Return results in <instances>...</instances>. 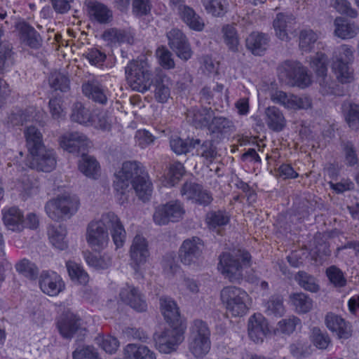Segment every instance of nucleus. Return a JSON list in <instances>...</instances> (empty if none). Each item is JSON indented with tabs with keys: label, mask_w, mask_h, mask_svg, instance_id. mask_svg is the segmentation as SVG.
<instances>
[{
	"label": "nucleus",
	"mask_w": 359,
	"mask_h": 359,
	"mask_svg": "<svg viewBox=\"0 0 359 359\" xmlns=\"http://www.w3.org/2000/svg\"><path fill=\"white\" fill-rule=\"evenodd\" d=\"M113 191L116 201L121 205L127 204L133 189L142 201H149L153 191V185L148 173L137 161L123 163L116 170L113 180Z\"/></svg>",
	"instance_id": "1"
},
{
	"label": "nucleus",
	"mask_w": 359,
	"mask_h": 359,
	"mask_svg": "<svg viewBox=\"0 0 359 359\" xmlns=\"http://www.w3.org/2000/svg\"><path fill=\"white\" fill-rule=\"evenodd\" d=\"M160 310L168 327L155 333L154 344L160 353L170 354L176 351L184 341L187 322L181 316L176 302L170 297H163L160 299Z\"/></svg>",
	"instance_id": "2"
},
{
	"label": "nucleus",
	"mask_w": 359,
	"mask_h": 359,
	"mask_svg": "<svg viewBox=\"0 0 359 359\" xmlns=\"http://www.w3.org/2000/svg\"><path fill=\"white\" fill-rule=\"evenodd\" d=\"M220 301L226 313L232 317H243L250 309L252 299L243 288L226 286L220 291Z\"/></svg>",
	"instance_id": "3"
},
{
	"label": "nucleus",
	"mask_w": 359,
	"mask_h": 359,
	"mask_svg": "<svg viewBox=\"0 0 359 359\" xmlns=\"http://www.w3.org/2000/svg\"><path fill=\"white\" fill-rule=\"evenodd\" d=\"M250 262V256L244 250L224 252L220 256L218 270L230 281H236L243 277Z\"/></svg>",
	"instance_id": "4"
},
{
	"label": "nucleus",
	"mask_w": 359,
	"mask_h": 359,
	"mask_svg": "<svg viewBox=\"0 0 359 359\" xmlns=\"http://www.w3.org/2000/svg\"><path fill=\"white\" fill-rule=\"evenodd\" d=\"M126 79L133 90L144 93L151 84V74L148 59L143 55L130 62L126 69Z\"/></svg>",
	"instance_id": "5"
},
{
	"label": "nucleus",
	"mask_w": 359,
	"mask_h": 359,
	"mask_svg": "<svg viewBox=\"0 0 359 359\" xmlns=\"http://www.w3.org/2000/svg\"><path fill=\"white\" fill-rule=\"evenodd\" d=\"M71 119L86 126H93L96 129L107 130L110 128L111 118L104 111H92L81 102L74 104Z\"/></svg>",
	"instance_id": "6"
},
{
	"label": "nucleus",
	"mask_w": 359,
	"mask_h": 359,
	"mask_svg": "<svg viewBox=\"0 0 359 359\" xmlns=\"http://www.w3.org/2000/svg\"><path fill=\"white\" fill-rule=\"evenodd\" d=\"M210 332L207 324L201 320H194L189 327V350L198 358L207 355L211 347Z\"/></svg>",
	"instance_id": "7"
},
{
	"label": "nucleus",
	"mask_w": 359,
	"mask_h": 359,
	"mask_svg": "<svg viewBox=\"0 0 359 359\" xmlns=\"http://www.w3.org/2000/svg\"><path fill=\"white\" fill-rule=\"evenodd\" d=\"M1 213L4 224L8 231L21 232L25 229H35L39 226V218L35 213L25 215L18 207L4 208Z\"/></svg>",
	"instance_id": "8"
},
{
	"label": "nucleus",
	"mask_w": 359,
	"mask_h": 359,
	"mask_svg": "<svg viewBox=\"0 0 359 359\" xmlns=\"http://www.w3.org/2000/svg\"><path fill=\"white\" fill-rule=\"evenodd\" d=\"M353 59V48L348 45L338 47L333 54L331 67L337 79L341 83H351L353 80V70L350 66Z\"/></svg>",
	"instance_id": "9"
},
{
	"label": "nucleus",
	"mask_w": 359,
	"mask_h": 359,
	"mask_svg": "<svg viewBox=\"0 0 359 359\" xmlns=\"http://www.w3.org/2000/svg\"><path fill=\"white\" fill-rule=\"evenodd\" d=\"M79 205V199L76 196L65 192L47 202L45 209L50 218L58 220L62 216L71 217L76 214Z\"/></svg>",
	"instance_id": "10"
},
{
	"label": "nucleus",
	"mask_w": 359,
	"mask_h": 359,
	"mask_svg": "<svg viewBox=\"0 0 359 359\" xmlns=\"http://www.w3.org/2000/svg\"><path fill=\"white\" fill-rule=\"evenodd\" d=\"M278 76L283 82L302 88L311 83L306 68L297 61H285L282 63L278 68Z\"/></svg>",
	"instance_id": "11"
},
{
	"label": "nucleus",
	"mask_w": 359,
	"mask_h": 359,
	"mask_svg": "<svg viewBox=\"0 0 359 359\" xmlns=\"http://www.w3.org/2000/svg\"><path fill=\"white\" fill-rule=\"evenodd\" d=\"M309 65L316 74V81L320 86V92L324 95L334 94L335 84L331 77L327 75L328 59L327 56L323 53H316L314 55L311 56Z\"/></svg>",
	"instance_id": "12"
},
{
	"label": "nucleus",
	"mask_w": 359,
	"mask_h": 359,
	"mask_svg": "<svg viewBox=\"0 0 359 359\" xmlns=\"http://www.w3.org/2000/svg\"><path fill=\"white\" fill-rule=\"evenodd\" d=\"M189 121L196 127H208L212 132H222L231 126V123L224 117H215L210 109L189 111L187 114Z\"/></svg>",
	"instance_id": "13"
},
{
	"label": "nucleus",
	"mask_w": 359,
	"mask_h": 359,
	"mask_svg": "<svg viewBox=\"0 0 359 359\" xmlns=\"http://www.w3.org/2000/svg\"><path fill=\"white\" fill-rule=\"evenodd\" d=\"M86 239L88 245L95 251L104 249L109 237L107 224L103 222V214L99 219L91 221L87 226Z\"/></svg>",
	"instance_id": "14"
},
{
	"label": "nucleus",
	"mask_w": 359,
	"mask_h": 359,
	"mask_svg": "<svg viewBox=\"0 0 359 359\" xmlns=\"http://www.w3.org/2000/svg\"><path fill=\"white\" fill-rule=\"evenodd\" d=\"M185 214L183 204L179 201H171L155 208L153 219L157 225L181 220Z\"/></svg>",
	"instance_id": "15"
},
{
	"label": "nucleus",
	"mask_w": 359,
	"mask_h": 359,
	"mask_svg": "<svg viewBox=\"0 0 359 359\" xmlns=\"http://www.w3.org/2000/svg\"><path fill=\"white\" fill-rule=\"evenodd\" d=\"M269 93L271 100L274 103L278 104L287 109L294 111L306 109L311 106V101L307 96H297L273 88L270 89Z\"/></svg>",
	"instance_id": "16"
},
{
	"label": "nucleus",
	"mask_w": 359,
	"mask_h": 359,
	"mask_svg": "<svg viewBox=\"0 0 359 359\" xmlns=\"http://www.w3.org/2000/svg\"><path fill=\"white\" fill-rule=\"evenodd\" d=\"M204 244L198 237H192L183 241L179 250V257L185 265L198 263L201 258Z\"/></svg>",
	"instance_id": "17"
},
{
	"label": "nucleus",
	"mask_w": 359,
	"mask_h": 359,
	"mask_svg": "<svg viewBox=\"0 0 359 359\" xmlns=\"http://www.w3.org/2000/svg\"><path fill=\"white\" fill-rule=\"evenodd\" d=\"M130 264L135 271L140 270L149 257L148 243L145 238L137 235L133 238L130 249Z\"/></svg>",
	"instance_id": "18"
},
{
	"label": "nucleus",
	"mask_w": 359,
	"mask_h": 359,
	"mask_svg": "<svg viewBox=\"0 0 359 359\" xmlns=\"http://www.w3.org/2000/svg\"><path fill=\"white\" fill-rule=\"evenodd\" d=\"M103 222L107 224V230H110L111 236L116 248L123 247L126 232L117 215L113 212L103 213Z\"/></svg>",
	"instance_id": "19"
},
{
	"label": "nucleus",
	"mask_w": 359,
	"mask_h": 359,
	"mask_svg": "<svg viewBox=\"0 0 359 359\" xmlns=\"http://www.w3.org/2000/svg\"><path fill=\"white\" fill-rule=\"evenodd\" d=\"M28 166L43 172H50L56 165V158L53 149L43 148L36 155H29Z\"/></svg>",
	"instance_id": "20"
},
{
	"label": "nucleus",
	"mask_w": 359,
	"mask_h": 359,
	"mask_svg": "<svg viewBox=\"0 0 359 359\" xmlns=\"http://www.w3.org/2000/svg\"><path fill=\"white\" fill-rule=\"evenodd\" d=\"M325 322L327 329L339 339L345 340L351 337V325L341 316L329 313L325 316Z\"/></svg>",
	"instance_id": "21"
},
{
	"label": "nucleus",
	"mask_w": 359,
	"mask_h": 359,
	"mask_svg": "<svg viewBox=\"0 0 359 359\" xmlns=\"http://www.w3.org/2000/svg\"><path fill=\"white\" fill-rule=\"evenodd\" d=\"M248 336L255 343H262L271 330L266 318L260 313L254 314L248 320Z\"/></svg>",
	"instance_id": "22"
},
{
	"label": "nucleus",
	"mask_w": 359,
	"mask_h": 359,
	"mask_svg": "<svg viewBox=\"0 0 359 359\" xmlns=\"http://www.w3.org/2000/svg\"><path fill=\"white\" fill-rule=\"evenodd\" d=\"M41 291L51 297L57 296L65 288L62 278L54 271H43L39 278Z\"/></svg>",
	"instance_id": "23"
},
{
	"label": "nucleus",
	"mask_w": 359,
	"mask_h": 359,
	"mask_svg": "<svg viewBox=\"0 0 359 359\" xmlns=\"http://www.w3.org/2000/svg\"><path fill=\"white\" fill-rule=\"evenodd\" d=\"M59 144L64 150L69 153H75L88 147L90 142L88 137L82 133L67 132L60 136Z\"/></svg>",
	"instance_id": "24"
},
{
	"label": "nucleus",
	"mask_w": 359,
	"mask_h": 359,
	"mask_svg": "<svg viewBox=\"0 0 359 359\" xmlns=\"http://www.w3.org/2000/svg\"><path fill=\"white\" fill-rule=\"evenodd\" d=\"M120 300L137 311H144L147 308L142 294L134 287L126 285L119 291Z\"/></svg>",
	"instance_id": "25"
},
{
	"label": "nucleus",
	"mask_w": 359,
	"mask_h": 359,
	"mask_svg": "<svg viewBox=\"0 0 359 359\" xmlns=\"http://www.w3.org/2000/svg\"><path fill=\"white\" fill-rule=\"evenodd\" d=\"M57 327L63 337L70 338L81 328V319L74 313L67 312L60 318Z\"/></svg>",
	"instance_id": "26"
},
{
	"label": "nucleus",
	"mask_w": 359,
	"mask_h": 359,
	"mask_svg": "<svg viewBox=\"0 0 359 359\" xmlns=\"http://www.w3.org/2000/svg\"><path fill=\"white\" fill-rule=\"evenodd\" d=\"M329 250L327 248L326 244L320 245L319 248L312 250L309 254L304 250H299L292 252L288 257L289 263L295 267L299 266L303 262V257H306L309 255L311 259H314L316 263L321 262L323 255H328Z\"/></svg>",
	"instance_id": "27"
},
{
	"label": "nucleus",
	"mask_w": 359,
	"mask_h": 359,
	"mask_svg": "<svg viewBox=\"0 0 359 359\" xmlns=\"http://www.w3.org/2000/svg\"><path fill=\"white\" fill-rule=\"evenodd\" d=\"M334 35L341 39H351L359 34V26L350 20L338 17L334 21Z\"/></svg>",
	"instance_id": "28"
},
{
	"label": "nucleus",
	"mask_w": 359,
	"mask_h": 359,
	"mask_svg": "<svg viewBox=\"0 0 359 359\" xmlns=\"http://www.w3.org/2000/svg\"><path fill=\"white\" fill-rule=\"evenodd\" d=\"M125 359H156V353L147 346L128 344L123 349Z\"/></svg>",
	"instance_id": "29"
},
{
	"label": "nucleus",
	"mask_w": 359,
	"mask_h": 359,
	"mask_svg": "<svg viewBox=\"0 0 359 359\" xmlns=\"http://www.w3.org/2000/svg\"><path fill=\"white\" fill-rule=\"evenodd\" d=\"M25 137L29 155H36L38 151L46 147L43 142V135L35 126L27 127L25 131Z\"/></svg>",
	"instance_id": "30"
},
{
	"label": "nucleus",
	"mask_w": 359,
	"mask_h": 359,
	"mask_svg": "<svg viewBox=\"0 0 359 359\" xmlns=\"http://www.w3.org/2000/svg\"><path fill=\"white\" fill-rule=\"evenodd\" d=\"M133 37V33L130 30H120L114 28L106 30L102 35L103 39L111 45L132 43Z\"/></svg>",
	"instance_id": "31"
},
{
	"label": "nucleus",
	"mask_w": 359,
	"mask_h": 359,
	"mask_svg": "<svg viewBox=\"0 0 359 359\" xmlns=\"http://www.w3.org/2000/svg\"><path fill=\"white\" fill-rule=\"evenodd\" d=\"M265 121L272 130L280 131L285 126V118L282 111L276 107H269L265 111Z\"/></svg>",
	"instance_id": "32"
},
{
	"label": "nucleus",
	"mask_w": 359,
	"mask_h": 359,
	"mask_svg": "<svg viewBox=\"0 0 359 359\" xmlns=\"http://www.w3.org/2000/svg\"><path fill=\"white\" fill-rule=\"evenodd\" d=\"M291 14L278 13L273 22V27L276 36L282 41H287L289 36L287 27L294 21Z\"/></svg>",
	"instance_id": "33"
},
{
	"label": "nucleus",
	"mask_w": 359,
	"mask_h": 359,
	"mask_svg": "<svg viewBox=\"0 0 359 359\" xmlns=\"http://www.w3.org/2000/svg\"><path fill=\"white\" fill-rule=\"evenodd\" d=\"M180 15L182 21L192 30L201 32L205 27L203 20L189 6L180 8Z\"/></svg>",
	"instance_id": "34"
},
{
	"label": "nucleus",
	"mask_w": 359,
	"mask_h": 359,
	"mask_svg": "<svg viewBox=\"0 0 359 359\" xmlns=\"http://www.w3.org/2000/svg\"><path fill=\"white\" fill-rule=\"evenodd\" d=\"M289 304L297 313H306L313 308V301L302 292L292 293L289 297Z\"/></svg>",
	"instance_id": "35"
},
{
	"label": "nucleus",
	"mask_w": 359,
	"mask_h": 359,
	"mask_svg": "<svg viewBox=\"0 0 359 359\" xmlns=\"http://www.w3.org/2000/svg\"><path fill=\"white\" fill-rule=\"evenodd\" d=\"M267 36L259 32H252L246 39V46L254 55H262L267 48Z\"/></svg>",
	"instance_id": "36"
},
{
	"label": "nucleus",
	"mask_w": 359,
	"mask_h": 359,
	"mask_svg": "<svg viewBox=\"0 0 359 359\" xmlns=\"http://www.w3.org/2000/svg\"><path fill=\"white\" fill-rule=\"evenodd\" d=\"M66 267L69 276L73 282L80 285H86L88 283L89 276L79 262L69 260L66 262Z\"/></svg>",
	"instance_id": "37"
},
{
	"label": "nucleus",
	"mask_w": 359,
	"mask_h": 359,
	"mask_svg": "<svg viewBox=\"0 0 359 359\" xmlns=\"http://www.w3.org/2000/svg\"><path fill=\"white\" fill-rule=\"evenodd\" d=\"M48 234L50 242L55 248L62 250L67 248L65 227L61 225L51 226L48 229Z\"/></svg>",
	"instance_id": "38"
},
{
	"label": "nucleus",
	"mask_w": 359,
	"mask_h": 359,
	"mask_svg": "<svg viewBox=\"0 0 359 359\" xmlns=\"http://www.w3.org/2000/svg\"><path fill=\"white\" fill-rule=\"evenodd\" d=\"M87 8L90 18L100 23H105L111 18V11L102 4L89 1Z\"/></svg>",
	"instance_id": "39"
},
{
	"label": "nucleus",
	"mask_w": 359,
	"mask_h": 359,
	"mask_svg": "<svg viewBox=\"0 0 359 359\" xmlns=\"http://www.w3.org/2000/svg\"><path fill=\"white\" fill-rule=\"evenodd\" d=\"M79 170L86 177L97 179L100 175V167L97 160L90 156H83L79 163Z\"/></svg>",
	"instance_id": "40"
},
{
	"label": "nucleus",
	"mask_w": 359,
	"mask_h": 359,
	"mask_svg": "<svg viewBox=\"0 0 359 359\" xmlns=\"http://www.w3.org/2000/svg\"><path fill=\"white\" fill-rule=\"evenodd\" d=\"M184 173V165L179 162L174 163L163 175L161 183L166 187H173L180 182Z\"/></svg>",
	"instance_id": "41"
},
{
	"label": "nucleus",
	"mask_w": 359,
	"mask_h": 359,
	"mask_svg": "<svg viewBox=\"0 0 359 359\" xmlns=\"http://www.w3.org/2000/svg\"><path fill=\"white\" fill-rule=\"evenodd\" d=\"M230 216L224 210L211 211L205 217V222L209 229L219 231V229L226 225L229 222Z\"/></svg>",
	"instance_id": "42"
},
{
	"label": "nucleus",
	"mask_w": 359,
	"mask_h": 359,
	"mask_svg": "<svg viewBox=\"0 0 359 359\" xmlns=\"http://www.w3.org/2000/svg\"><path fill=\"white\" fill-rule=\"evenodd\" d=\"M342 113L348 126L352 130H359V104L344 102L342 105Z\"/></svg>",
	"instance_id": "43"
},
{
	"label": "nucleus",
	"mask_w": 359,
	"mask_h": 359,
	"mask_svg": "<svg viewBox=\"0 0 359 359\" xmlns=\"http://www.w3.org/2000/svg\"><path fill=\"white\" fill-rule=\"evenodd\" d=\"M318 36L311 29H305L299 35V48L304 53H309L318 48L320 43L318 42Z\"/></svg>",
	"instance_id": "44"
},
{
	"label": "nucleus",
	"mask_w": 359,
	"mask_h": 359,
	"mask_svg": "<svg viewBox=\"0 0 359 359\" xmlns=\"http://www.w3.org/2000/svg\"><path fill=\"white\" fill-rule=\"evenodd\" d=\"M171 149L177 155H181L191 152L194 154V150L196 145H199L198 140H184L180 137H172L170 141Z\"/></svg>",
	"instance_id": "45"
},
{
	"label": "nucleus",
	"mask_w": 359,
	"mask_h": 359,
	"mask_svg": "<svg viewBox=\"0 0 359 359\" xmlns=\"http://www.w3.org/2000/svg\"><path fill=\"white\" fill-rule=\"evenodd\" d=\"M18 190L25 196L32 197L39 192V182L29 175L23 176L18 182Z\"/></svg>",
	"instance_id": "46"
},
{
	"label": "nucleus",
	"mask_w": 359,
	"mask_h": 359,
	"mask_svg": "<svg viewBox=\"0 0 359 359\" xmlns=\"http://www.w3.org/2000/svg\"><path fill=\"white\" fill-rule=\"evenodd\" d=\"M83 93L95 102L104 103L107 96L103 88L97 82L87 83L83 85Z\"/></svg>",
	"instance_id": "47"
},
{
	"label": "nucleus",
	"mask_w": 359,
	"mask_h": 359,
	"mask_svg": "<svg viewBox=\"0 0 359 359\" xmlns=\"http://www.w3.org/2000/svg\"><path fill=\"white\" fill-rule=\"evenodd\" d=\"M222 36L225 44L230 50L233 52L238 50L239 38L234 25H224L222 28Z\"/></svg>",
	"instance_id": "48"
},
{
	"label": "nucleus",
	"mask_w": 359,
	"mask_h": 359,
	"mask_svg": "<svg viewBox=\"0 0 359 359\" xmlns=\"http://www.w3.org/2000/svg\"><path fill=\"white\" fill-rule=\"evenodd\" d=\"M86 263L95 269H106L111 264V258L107 254L102 255H94L89 253L85 256Z\"/></svg>",
	"instance_id": "49"
},
{
	"label": "nucleus",
	"mask_w": 359,
	"mask_h": 359,
	"mask_svg": "<svg viewBox=\"0 0 359 359\" xmlns=\"http://www.w3.org/2000/svg\"><path fill=\"white\" fill-rule=\"evenodd\" d=\"M206 12L213 16L219 17L226 12V4L223 0H201Z\"/></svg>",
	"instance_id": "50"
},
{
	"label": "nucleus",
	"mask_w": 359,
	"mask_h": 359,
	"mask_svg": "<svg viewBox=\"0 0 359 359\" xmlns=\"http://www.w3.org/2000/svg\"><path fill=\"white\" fill-rule=\"evenodd\" d=\"M310 337L314 346L319 349H325L330 344V339L328 335L323 332L318 327H313L311 330Z\"/></svg>",
	"instance_id": "51"
},
{
	"label": "nucleus",
	"mask_w": 359,
	"mask_h": 359,
	"mask_svg": "<svg viewBox=\"0 0 359 359\" xmlns=\"http://www.w3.org/2000/svg\"><path fill=\"white\" fill-rule=\"evenodd\" d=\"M266 312L269 316H281L285 313L283 299L280 297H273L265 305Z\"/></svg>",
	"instance_id": "52"
},
{
	"label": "nucleus",
	"mask_w": 359,
	"mask_h": 359,
	"mask_svg": "<svg viewBox=\"0 0 359 359\" xmlns=\"http://www.w3.org/2000/svg\"><path fill=\"white\" fill-rule=\"evenodd\" d=\"M96 341L97 344L108 353H115L119 347L117 339L111 336H99Z\"/></svg>",
	"instance_id": "53"
},
{
	"label": "nucleus",
	"mask_w": 359,
	"mask_h": 359,
	"mask_svg": "<svg viewBox=\"0 0 359 359\" xmlns=\"http://www.w3.org/2000/svg\"><path fill=\"white\" fill-rule=\"evenodd\" d=\"M295 279L302 287L308 291L316 292L319 290V286L316 283L315 278L304 272H299Z\"/></svg>",
	"instance_id": "54"
},
{
	"label": "nucleus",
	"mask_w": 359,
	"mask_h": 359,
	"mask_svg": "<svg viewBox=\"0 0 359 359\" xmlns=\"http://www.w3.org/2000/svg\"><path fill=\"white\" fill-rule=\"evenodd\" d=\"M15 269L18 273L29 278H34L38 273L36 265L26 259L20 261L15 265Z\"/></svg>",
	"instance_id": "55"
},
{
	"label": "nucleus",
	"mask_w": 359,
	"mask_h": 359,
	"mask_svg": "<svg viewBox=\"0 0 359 359\" xmlns=\"http://www.w3.org/2000/svg\"><path fill=\"white\" fill-rule=\"evenodd\" d=\"M169 46L172 50L188 41L185 34L178 29H172L167 33Z\"/></svg>",
	"instance_id": "56"
},
{
	"label": "nucleus",
	"mask_w": 359,
	"mask_h": 359,
	"mask_svg": "<svg viewBox=\"0 0 359 359\" xmlns=\"http://www.w3.org/2000/svg\"><path fill=\"white\" fill-rule=\"evenodd\" d=\"M299 323L300 320L298 318L292 316L280 320L277 325L276 330L283 334H290L294 331L296 326Z\"/></svg>",
	"instance_id": "57"
},
{
	"label": "nucleus",
	"mask_w": 359,
	"mask_h": 359,
	"mask_svg": "<svg viewBox=\"0 0 359 359\" xmlns=\"http://www.w3.org/2000/svg\"><path fill=\"white\" fill-rule=\"evenodd\" d=\"M169 81L166 78L161 80V83H158L155 88V97L159 102H165L170 97V88L168 87Z\"/></svg>",
	"instance_id": "58"
},
{
	"label": "nucleus",
	"mask_w": 359,
	"mask_h": 359,
	"mask_svg": "<svg viewBox=\"0 0 359 359\" xmlns=\"http://www.w3.org/2000/svg\"><path fill=\"white\" fill-rule=\"evenodd\" d=\"M156 56L160 65L165 69H172L175 66L171 53L165 48L161 47L156 50Z\"/></svg>",
	"instance_id": "59"
},
{
	"label": "nucleus",
	"mask_w": 359,
	"mask_h": 359,
	"mask_svg": "<svg viewBox=\"0 0 359 359\" xmlns=\"http://www.w3.org/2000/svg\"><path fill=\"white\" fill-rule=\"evenodd\" d=\"M327 276L330 281L337 287H342L346 284V278L341 271L335 266L327 269Z\"/></svg>",
	"instance_id": "60"
},
{
	"label": "nucleus",
	"mask_w": 359,
	"mask_h": 359,
	"mask_svg": "<svg viewBox=\"0 0 359 359\" xmlns=\"http://www.w3.org/2000/svg\"><path fill=\"white\" fill-rule=\"evenodd\" d=\"M193 154L203 156L206 159H210L215 156V151L212 147L211 142H205L201 144L199 142V145H196Z\"/></svg>",
	"instance_id": "61"
},
{
	"label": "nucleus",
	"mask_w": 359,
	"mask_h": 359,
	"mask_svg": "<svg viewBox=\"0 0 359 359\" xmlns=\"http://www.w3.org/2000/svg\"><path fill=\"white\" fill-rule=\"evenodd\" d=\"M333 7L340 13L346 14L351 18L357 16V12L352 9L347 0H333Z\"/></svg>",
	"instance_id": "62"
},
{
	"label": "nucleus",
	"mask_w": 359,
	"mask_h": 359,
	"mask_svg": "<svg viewBox=\"0 0 359 359\" xmlns=\"http://www.w3.org/2000/svg\"><path fill=\"white\" fill-rule=\"evenodd\" d=\"M201 185L192 182L185 183L182 189L181 194L185 200L191 201L196 199V194L200 191Z\"/></svg>",
	"instance_id": "63"
},
{
	"label": "nucleus",
	"mask_w": 359,
	"mask_h": 359,
	"mask_svg": "<svg viewBox=\"0 0 359 359\" xmlns=\"http://www.w3.org/2000/svg\"><path fill=\"white\" fill-rule=\"evenodd\" d=\"M73 359H100L94 348L90 346L79 348L73 353Z\"/></svg>",
	"instance_id": "64"
}]
</instances>
